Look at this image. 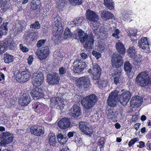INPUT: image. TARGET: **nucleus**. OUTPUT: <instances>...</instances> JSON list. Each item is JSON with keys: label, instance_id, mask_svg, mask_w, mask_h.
Here are the masks:
<instances>
[{"label": "nucleus", "instance_id": "f257e3e1", "mask_svg": "<svg viewBox=\"0 0 151 151\" xmlns=\"http://www.w3.org/2000/svg\"><path fill=\"white\" fill-rule=\"evenodd\" d=\"M32 83L35 87L30 92V94L34 100L44 98L45 96L42 90L38 87L42 83L44 79L43 74L41 72L35 73L33 75Z\"/></svg>", "mask_w": 151, "mask_h": 151}, {"label": "nucleus", "instance_id": "f03ea898", "mask_svg": "<svg viewBox=\"0 0 151 151\" xmlns=\"http://www.w3.org/2000/svg\"><path fill=\"white\" fill-rule=\"evenodd\" d=\"M72 38L75 39H79L81 43L85 42L84 47L86 50L92 49L93 47L94 41V36L92 33L88 35L87 33H84L81 29H80L78 32V34H73Z\"/></svg>", "mask_w": 151, "mask_h": 151}, {"label": "nucleus", "instance_id": "7ed1b4c3", "mask_svg": "<svg viewBox=\"0 0 151 151\" xmlns=\"http://www.w3.org/2000/svg\"><path fill=\"white\" fill-rule=\"evenodd\" d=\"M135 81L138 84L144 88L150 89L151 87V78L146 71L139 73L136 77Z\"/></svg>", "mask_w": 151, "mask_h": 151}, {"label": "nucleus", "instance_id": "20e7f679", "mask_svg": "<svg viewBox=\"0 0 151 151\" xmlns=\"http://www.w3.org/2000/svg\"><path fill=\"white\" fill-rule=\"evenodd\" d=\"M93 70L94 72L92 74L93 76L92 79L95 84H98L100 88L106 86L107 83L106 81H99L101 70L99 65L97 64L95 65Z\"/></svg>", "mask_w": 151, "mask_h": 151}, {"label": "nucleus", "instance_id": "39448f33", "mask_svg": "<svg viewBox=\"0 0 151 151\" xmlns=\"http://www.w3.org/2000/svg\"><path fill=\"white\" fill-rule=\"evenodd\" d=\"M97 100V97L95 95L91 94L83 98L81 100V103L84 108L88 109L94 106Z\"/></svg>", "mask_w": 151, "mask_h": 151}, {"label": "nucleus", "instance_id": "423d86ee", "mask_svg": "<svg viewBox=\"0 0 151 151\" xmlns=\"http://www.w3.org/2000/svg\"><path fill=\"white\" fill-rule=\"evenodd\" d=\"M0 137L1 139L3 140L0 142V145L1 146L5 147L7 145L13 142L14 135L13 134L9 132H5L1 134Z\"/></svg>", "mask_w": 151, "mask_h": 151}, {"label": "nucleus", "instance_id": "0eeeda50", "mask_svg": "<svg viewBox=\"0 0 151 151\" xmlns=\"http://www.w3.org/2000/svg\"><path fill=\"white\" fill-rule=\"evenodd\" d=\"M73 70L75 73H79L87 67L86 63L81 60L77 59L73 63Z\"/></svg>", "mask_w": 151, "mask_h": 151}, {"label": "nucleus", "instance_id": "6e6552de", "mask_svg": "<svg viewBox=\"0 0 151 151\" xmlns=\"http://www.w3.org/2000/svg\"><path fill=\"white\" fill-rule=\"evenodd\" d=\"M77 86L80 88H91V85L90 78L86 76L79 78L77 82Z\"/></svg>", "mask_w": 151, "mask_h": 151}, {"label": "nucleus", "instance_id": "1a4fd4ad", "mask_svg": "<svg viewBox=\"0 0 151 151\" xmlns=\"http://www.w3.org/2000/svg\"><path fill=\"white\" fill-rule=\"evenodd\" d=\"M50 104L52 107H54L59 110L63 109L64 106L63 99L59 96L52 98Z\"/></svg>", "mask_w": 151, "mask_h": 151}, {"label": "nucleus", "instance_id": "9d476101", "mask_svg": "<svg viewBox=\"0 0 151 151\" xmlns=\"http://www.w3.org/2000/svg\"><path fill=\"white\" fill-rule=\"evenodd\" d=\"M112 65L113 68H119L123 65L122 57L115 53H114L111 59Z\"/></svg>", "mask_w": 151, "mask_h": 151}, {"label": "nucleus", "instance_id": "9b49d317", "mask_svg": "<svg viewBox=\"0 0 151 151\" xmlns=\"http://www.w3.org/2000/svg\"><path fill=\"white\" fill-rule=\"evenodd\" d=\"M50 53V50L47 46L43 47L41 49H38L36 52V55L39 59L41 60H45L48 56Z\"/></svg>", "mask_w": 151, "mask_h": 151}, {"label": "nucleus", "instance_id": "f8f14e48", "mask_svg": "<svg viewBox=\"0 0 151 151\" xmlns=\"http://www.w3.org/2000/svg\"><path fill=\"white\" fill-rule=\"evenodd\" d=\"M37 32L29 31L25 33L23 35L24 39L28 43L30 44L36 40V37L38 36Z\"/></svg>", "mask_w": 151, "mask_h": 151}, {"label": "nucleus", "instance_id": "ddd939ff", "mask_svg": "<svg viewBox=\"0 0 151 151\" xmlns=\"http://www.w3.org/2000/svg\"><path fill=\"white\" fill-rule=\"evenodd\" d=\"M60 80V77L57 73H53L52 74H49L47 75V82L50 85H57L59 83Z\"/></svg>", "mask_w": 151, "mask_h": 151}, {"label": "nucleus", "instance_id": "4468645a", "mask_svg": "<svg viewBox=\"0 0 151 151\" xmlns=\"http://www.w3.org/2000/svg\"><path fill=\"white\" fill-rule=\"evenodd\" d=\"M86 18L87 19L91 21V22L90 23V25L92 26L93 24L99 23L97 22V19H98V16L96 13L91 10H88L86 12Z\"/></svg>", "mask_w": 151, "mask_h": 151}, {"label": "nucleus", "instance_id": "2eb2a0df", "mask_svg": "<svg viewBox=\"0 0 151 151\" xmlns=\"http://www.w3.org/2000/svg\"><path fill=\"white\" fill-rule=\"evenodd\" d=\"M131 93L128 91L123 92L120 96L119 100L122 105H126L131 96Z\"/></svg>", "mask_w": 151, "mask_h": 151}, {"label": "nucleus", "instance_id": "dca6fc26", "mask_svg": "<svg viewBox=\"0 0 151 151\" xmlns=\"http://www.w3.org/2000/svg\"><path fill=\"white\" fill-rule=\"evenodd\" d=\"M31 133L35 136H39L44 134V128L37 125H35L30 128Z\"/></svg>", "mask_w": 151, "mask_h": 151}, {"label": "nucleus", "instance_id": "f3484780", "mask_svg": "<svg viewBox=\"0 0 151 151\" xmlns=\"http://www.w3.org/2000/svg\"><path fill=\"white\" fill-rule=\"evenodd\" d=\"M143 101V99L141 96H135L132 97L130 101L131 106L137 108L140 106Z\"/></svg>", "mask_w": 151, "mask_h": 151}, {"label": "nucleus", "instance_id": "a211bd4d", "mask_svg": "<svg viewBox=\"0 0 151 151\" xmlns=\"http://www.w3.org/2000/svg\"><path fill=\"white\" fill-rule=\"evenodd\" d=\"M70 115L74 118H77L82 114L81 108L76 104H75L73 106L70 110Z\"/></svg>", "mask_w": 151, "mask_h": 151}, {"label": "nucleus", "instance_id": "6ab92c4d", "mask_svg": "<svg viewBox=\"0 0 151 151\" xmlns=\"http://www.w3.org/2000/svg\"><path fill=\"white\" fill-rule=\"evenodd\" d=\"M31 99L29 94L27 93H25L19 98V103L22 106H26L29 103Z\"/></svg>", "mask_w": 151, "mask_h": 151}, {"label": "nucleus", "instance_id": "aec40b11", "mask_svg": "<svg viewBox=\"0 0 151 151\" xmlns=\"http://www.w3.org/2000/svg\"><path fill=\"white\" fill-rule=\"evenodd\" d=\"M52 31L53 35L52 37V40L55 44H57L60 42L62 38V30L56 31L55 30V28H52Z\"/></svg>", "mask_w": 151, "mask_h": 151}, {"label": "nucleus", "instance_id": "412c9836", "mask_svg": "<svg viewBox=\"0 0 151 151\" xmlns=\"http://www.w3.org/2000/svg\"><path fill=\"white\" fill-rule=\"evenodd\" d=\"M12 73L13 75V77L16 79L17 81L19 83H23L26 82L23 76L22 75V72H20L17 69L14 70L12 71Z\"/></svg>", "mask_w": 151, "mask_h": 151}, {"label": "nucleus", "instance_id": "4be33fe9", "mask_svg": "<svg viewBox=\"0 0 151 151\" xmlns=\"http://www.w3.org/2000/svg\"><path fill=\"white\" fill-rule=\"evenodd\" d=\"M117 97L116 95L113 92H112L109 94L107 99L108 104L110 106L114 107L116 106Z\"/></svg>", "mask_w": 151, "mask_h": 151}, {"label": "nucleus", "instance_id": "5701e85b", "mask_svg": "<svg viewBox=\"0 0 151 151\" xmlns=\"http://www.w3.org/2000/svg\"><path fill=\"white\" fill-rule=\"evenodd\" d=\"M79 128L85 134L90 135L93 133V130L87 126L86 123L84 122L80 123Z\"/></svg>", "mask_w": 151, "mask_h": 151}, {"label": "nucleus", "instance_id": "b1692460", "mask_svg": "<svg viewBox=\"0 0 151 151\" xmlns=\"http://www.w3.org/2000/svg\"><path fill=\"white\" fill-rule=\"evenodd\" d=\"M70 124V120L64 118L59 121L58 123V126L61 129H65L69 127Z\"/></svg>", "mask_w": 151, "mask_h": 151}, {"label": "nucleus", "instance_id": "393cba45", "mask_svg": "<svg viewBox=\"0 0 151 151\" xmlns=\"http://www.w3.org/2000/svg\"><path fill=\"white\" fill-rule=\"evenodd\" d=\"M149 45L148 39L146 37H143L139 40L138 45L143 49L149 48Z\"/></svg>", "mask_w": 151, "mask_h": 151}, {"label": "nucleus", "instance_id": "a878e982", "mask_svg": "<svg viewBox=\"0 0 151 151\" xmlns=\"http://www.w3.org/2000/svg\"><path fill=\"white\" fill-rule=\"evenodd\" d=\"M32 106L35 111L37 113L42 114L45 112V106L43 104H41L39 102H36L33 104Z\"/></svg>", "mask_w": 151, "mask_h": 151}, {"label": "nucleus", "instance_id": "bb28decb", "mask_svg": "<svg viewBox=\"0 0 151 151\" xmlns=\"http://www.w3.org/2000/svg\"><path fill=\"white\" fill-rule=\"evenodd\" d=\"M41 4L40 1L33 2L31 5V9L35 11V13L36 15L39 14L41 10L40 7Z\"/></svg>", "mask_w": 151, "mask_h": 151}, {"label": "nucleus", "instance_id": "cd10ccee", "mask_svg": "<svg viewBox=\"0 0 151 151\" xmlns=\"http://www.w3.org/2000/svg\"><path fill=\"white\" fill-rule=\"evenodd\" d=\"M101 16L102 19L105 20L112 19L114 17L112 14L106 10H103L101 12Z\"/></svg>", "mask_w": 151, "mask_h": 151}, {"label": "nucleus", "instance_id": "c85d7f7f", "mask_svg": "<svg viewBox=\"0 0 151 151\" xmlns=\"http://www.w3.org/2000/svg\"><path fill=\"white\" fill-rule=\"evenodd\" d=\"M55 26L53 28H55V30L56 31H59L60 30H62V27L61 24V22L60 18L58 19V17H56L54 18Z\"/></svg>", "mask_w": 151, "mask_h": 151}, {"label": "nucleus", "instance_id": "c756f323", "mask_svg": "<svg viewBox=\"0 0 151 151\" xmlns=\"http://www.w3.org/2000/svg\"><path fill=\"white\" fill-rule=\"evenodd\" d=\"M116 49L118 52L121 54H124L125 52L124 45L120 41L116 42Z\"/></svg>", "mask_w": 151, "mask_h": 151}, {"label": "nucleus", "instance_id": "7c9ffc66", "mask_svg": "<svg viewBox=\"0 0 151 151\" xmlns=\"http://www.w3.org/2000/svg\"><path fill=\"white\" fill-rule=\"evenodd\" d=\"M9 7V5L7 4L6 0H0V10L1 12L6 11Z\"/></svg>", "mask_w": 151, "mask_h": 151}, {"label": "nucleus", "instance_id": "2f4dec72", "mask_svg": "<svg viewBox=\"0 0 151 151\" xmlns=\"http://www.w3.org/2000/svg\"><path fill=\"white\" fill-rule=\"evenodd\" d=\"M133 60L134 64L138 67L142 64V56L140 55H136Z\"/></svg>", "mask_w": 151, "mask_h": 151}, {"label": "nucleus", "instance_id": "473e14b6", "mask_svg": "<svg viewBox=\"0 0 151 151\" xmlns=\"http://www.w3.org/2000/svg\"><path fill=\"white\" fill-rule=\"evenodd\" d=\"M59 75L61 76H63L65 75L66 74V75L68 78L72 79V76L68 72L67 73V69L65 67H60L59 69Z\"/></svg>", "mask_w": 151, "mask_h": 151}, {"label": "nucleus", "instance_id": "72a5a7b5", "mask_svg": "<svg viewBox=\"0 0 151 151\" xmlns=\"http://www.w3.org/2000/svg\"><path fill=\"white\" fill-rule=\"evenodd\" d=\"M99 23H97L95 24H93L92 26H91L93 27L92 29L93 31V32L94 34L96 35H99V33L100 34L102 32V31L101 30H102L103 29V27H101L99 29Z\"/></svg>", "mask_w": 151, "mask_h": 151}, {"label": "nucleus", "instance_id": "f704fd0d", "mask_svg": "<svg viewBox=\"0 0 151 151\" xmlns=\"http://www.w3.org/2000/svg\"><path fill=\"white\" fill-rule=\"evenodd\" d=\"M4 62L9 64L14 60V56L9 53H4L3 56Z\"/></svg>", "mask_w": 151, "mask_h": 151}, {"label": "nucleus", "instance_id": "c9c22d12", "mask_svg": "<svg viewBox=\"0 0 151 151\" xmlns=\"http://www.w3.org/2000/svg\"><path fill=\"white\" fill-rule=\"evenodd\" d=\"M49 143L50 145L53 146L56 145V141L55 135L53 133H50L49 135Z\"/></svg>", "mask_w": 151, "mask_h": 151}, {"label": "nucleus", "instance_id": "e433bc0d", "mask_svg": "<svg viewBox=\"0 0 151 151\" xmlns=\"http://www.w3.org/2000/svg\"><path fill=\"white\" fill-rule=\"evenodd\" d=\"M127 52L128 56L131 58H133L136 55L137 52L134 47H130L127 50Z\"/></svg>", "mask_w": 151, "mask_h": 151}, {"label": "nucleus", "instance_id": "4c0bfd02", "mask_svg": "<svg viewBox=\"0 0 151 151\" xmlns=\"http://www.w3.org/2000/svg\"><path fill=\"white\" fill-rule=\"evenodd\" d=\"M104 4L110 10L113 9L114 8V4L112 0H104Z\"/></svg>", "mask_w": 151, "mask_h": 151}, {"label": "nucleus", "instance_id": "58836bf2", "mask_svg": "<svg viewBox=\"0 0 151 151\" xmlns=\"http://www.w3.org/2000/svg\"><path fill=\"white\" fill-rule=\"evenodd\" d=\"M57 138L58 142L61 145L65 144L67 141V139L64 137L61 133H58L57 134Z\"/></svg>", "mask_w": 151, "mask_h": 151}, {"label": "nucleus", "instance_id": "ea45409f", "mask_svg": "<svg viewBox=\"0 0 151 151\" xmlns=\"http://www.w3.org/2000/svg\"><path fill=\"white\" fill-rule=\"evenodd\" d=\"M64 38L65 39H68L72 38L73 37V33L70 32L69 28L66 27L65 29L64 34Z\"/></svg>", "mask_w": 151, "mask_h": 151}, {"label": "nucleus", "instance_id": "a19ab883", "mask_svg": "<svg viewBox=\"0 0 151 151\" xmlns=\"http://www.w3.org/2000/svg\"><path fill=\"white\" fill-rule=\"evenodd\" d=\"M114 76V83L116 84L119 83L120 81L122 78L121 72H117Z\"/></svg>", "mask_w": 151, "mask_h": 151}, {"label": "nucleus", "instance_id": "79ce46f5", "mask_svg": "<svg viewBox=\"0 0 151 151\" xmlns=\"http://www.w3.org/2000/svg\"><path fill=\"white\" fill-rule=\"evenodd\" d=\"M84 18L83 17H80L78 18L75 19L72 23H74V26H78L79 25H81V24L83 22Z\"/></svg>", "mask_w": 151, "mask_h": 151}, {"label": "nucleus", "instance_id": "37998d69", "mask_svg": "<svg viewBox=\"0 0 151 151\" xmlns=\"http://www.w3.org/2000/svg\"><path fill=\"white\" fill-rule=\"evenodd\" d=\"M108 111L109 112L107 114V117L108 118L114 121L115 120L117 117L115 112L110 109H109Z\"/></svg>", "mask_w": 151, "mask_h": 151}, {"label": "nucleus", "instance_id": "c03bdc74", "mask_svg": "<svg viewBox=\"0 0 151 151\" xmlns=\"http://www.w3.org/2000/svg\"><path fill=\"white\" fill-rule=\"evenodd\" d=\"M3 41L6 43V48L7 47H9L10 48V49L12 50L14 49L15 44L14 42H11L9 39H5L4 41Z\"/></svg>", "mask_w": 151, "mask_h": 151}, {"label": "nucleus", "instance_id": "a18cd8bd", "mask_svg": "<svg viewBox=\"0 0 151 151\" xmlns=\"http://www.w3.org/2000/svg\"><path fill=\"white\" fill-rule=\"evenodd\" d=\"M124 69L127 73H130L132 69V67L129 61H126L124 64Z\"/></svg>", "mask_w": 151, "mask_h": 151}, {"label": "nucleus", "instance_id": "49530a36", "mask_svg": "<svg viewBox=\"0 0 151 151\" xmlns=\"http://www.w3.org/2000/svg\"><path fill=\"white\" fill-rule=\"evenodd\" d=\"M6 42L3 41H0V55L4 52L6 50Z\"/></svg>", "mask_w": 151, "mask_h": 151}, {"label": "nucleus", "instance_id": "de8ad7c7", "mask_svg": "<svg viewBox=\"0 0 151 151\" xmlns=\"http://www.w3.org/2000/svg\"><path fill=\"white\" fill-rule=\"evenodd\" d=\"M127 32L128 35L131 37L136 36L137 33V30L132 28H129L127 30Z\"/></svg>", "mask_w": 151, "mask_h": 151}, {"label": "nucleus", "instance_id": "09e8293b", "mask_svg": "<svg viewBox=\"0 0 151 151\" xmlns=\"http://www.w3.org/2000/svg\"><path fill=\"white\" fill-rule=\"evenodd\" d=\"M8 24V23L7 22L3 23L0 27V28L1 30L5 31L4 32L3 31L4 35H6L8 32V28L7 26Z\"/></svg>", "mask_w": 151, "mask_h": 151}, {"label": "nucleus", "instance_id": "8fccbe9b", "mask_svg": "<svg viewBox=\"0 0 151 151\" xmlns=\"http://www.w3.org/2000/svg\"><path fill=\"white\" fill-rule=\"evenodd\" d=\"M82 0H68L69 2L73 6L79 5L82 3Z\"/></svg>", "mask_w": 151, "mask_h": 151}, {"label": "nucleus", "instance_id": "3c124183", "mask_svg": "<svg viewBox=\"0 0 151 151\" xmlns=\"http://www.w3.org/2000/svg\"><path fill=\"white\" fill-rule=\"evenodd\" d=\"M41 27L40 24H39V22L38 21H36L33 24H31L30 25V27L32 28L37 29L40 28Z\"/></svg>", "mask_w": 151, "mask_h": 151}, {"label": "nucleus", "instance_id": "603ef678", "mask_svg": "<svg viewBox=\"0 0 151 151\" xmlns=\"http://www.w3.org/2000/svg\"><path fill=\"white\" fill-rule=\"evenodd\" d=\"M22 75H23V78H24L25 80H26V82L29 80L30 75V73L28 71H22Z\"/></svg>", "mask_w": 151, "mask_h": 151}, {"label": "nucleus", "instance_id": "864d4df0", "mask_svg": "<svg viewBox=\"0 0 151 151\" xmlns=\"http://www.w3.org/2000/svg\"><path fill=\"white\" fill-rule=\"evenodd\" d=\"M19 46L20 50L23 52H27L29 50V48L25 46L23 44H20Z\"/></svg>", "mask_w": 151, "mask_h": 151}, {"label": "nucleus", "instance_id": "5fc2aeb1", "mask_svg": "<svg viewBox=\"0 0 151 151\" xmlns=\"http://www.w3.org/2000/svg\"><path fill=\"white\" fill-rule=\"evenodd\" d=\"M105 143V139L104 137H102L99 139V145L100 149L103 147Z\"/></svg>", "mask_w": 151, "mask_h": 151}, {"label": "nucleus", "instance_id": "6e6d98bb", "mask_svg": "<svg viewBox=\"0 0 151 151\" xmlns=\"http://www.w3.org/2000/svg\"><path fill=\"white\" fill-rule=\"evenodd\" d=\"M139 139L138 137L134 138L132 139L129 141L128 143V145L129 147H131L132 146L134 145L135 143L139 141Z\"/></svg>", "mask_w": 151, "mask_h": 151}, {"label": "nucleus", "instance_id": "4d7b16f0", "mask_svg": "<svg viewBox=\"0 0 151 151\" xmlns=\"http://www.w3.org/2000/svg\"><path fill=\"white\" fill-rule=\"evenodd\" d=\"M122 18L124 21H128L130 18V15L127 13H123L122 14Z\"/></svg>", "mask_w": 151, "mask_h": 151}, {"label": "nucleus", "instance_id": "13d9d810", "mask_svg": "<svg viewBox=\"0 0 151 151\" xmlns=\"http://www.w3.org/2000/svg\"><path fill=\"white\" fill-rule=\"evenodd\" d=\"M119 33L120 31L119 29H116L114 30V32L112 34V36L117 39H119L120 38V37L119 36Z\"/></svg>", "mask_w": 151, "mask_h": 151}, {"label": "nucleus", "instance_id": "bf43d9fd", "mask_svg": "<svg viewBox=\"0 0 151 151\" xmlns=\"http://www.w3.org/2000/svg\"><path fill=\"white\" fill-rule=\"evenodd\" d=\"M45 40H39L37 43V46L38 47H40L42 46L46 42Z\"/></svg>", "mask_w": 151, "mask_h": 151}, {"label": "nucleus", "instance_id": "052dcab7", "mask_svg": "<svg viewBox=\"0 0 151 151\" xmlns=\"http://www.w3.org/2000/svg\"><path fill=\"white\" fill-rule=\"evenodd\" d=\"M92 54L93 55L95 56L96 58V59H98L101 57V55L99 52L95 51H93L92 52Z\"/></svg>", "mask_w": 151, "mask_h": 151}, {"label": "nucleus", "instance_id": "680f3d73", "mask_svg": "<svg viewBox=\"0 0 151 151\" xmlns=\"http://www.w3.org/2000/svg\"><path fill=\"white\" fill-rule=\"evenodd\" d=\"M53 56L55 59H58L61 58V55L60 52L55 51L53 54Z\"/></svg>", "mask_w": 151, "mask_h": 151}, {"label": "nucleus", "instance_id": "e2e57ef3", "mask_svg": "<svg viewBox=\"0 0 151 151\" xmlns=\"http://www.w3.org/2000/svg\"><path fill=\"white\" fill-rule=\"evenodd\" d=\"M33 59V58L32 55H30L29 56L27 59L28 63L29 65H31L32 64Z\"/></svg>", "mask_w": 151, "mask_h": 151}, {"label": "nucleus", "instance_id": "0e129e2a", "mask_svg": "<svg viewBox=\"0 0 151 151\" xmlns=\"http://www.w3.org/2000/svg\"><path fill=\"white\" fill-rule=\"evenodd\" d=\"M75 142L77 144H80L82 143V140L81 138L76 137L75 138Z\"/></svg>", "mask_w": 151, "mask_h": 151}, {"label": "nucleus", "instance_id": "69168bd1", "mask_svg": "<svg viewBox=\"0 0 151 151\" xmlns=\"http://www.w3.org/2000/svg\"><path fill=\"white\" fill-rule=\"evenodd\" d=\"M66 0H60L59 1L60 4L58 5V6L63 7L65 6V3Z\"/></svg>", "mask_w": 151, "mask_h": 151}, {"label": "nucleus", "instance_id": "338daca9", "mask_svg": "<svg viewBox=\"0 0 151 151\" xmlns=\"http://www.w3.org/2000/svg\"><path fill=\"white\" fill-rule=\"evenodd\" d=\"M137 146L139 148H142L145 146V143L143 141H140L139 142V145Z\"/></svg>", "mask_w": 151, "mask_h": 151}, {"label": "nucleus", "instance_id": "774afa93", "mask_svg": "<svg viewBox=\"0 0 151 151\" xmlns=\"http://www.w3.org/2000/svg\"><path fill=\"white\" fill-rule=\"evenodd\" d=\"M146 147L148 150H151V143L148 141L146 144Z\"/></svg>", "mask_w": 151, "mask_h": 151}]
</instances>
